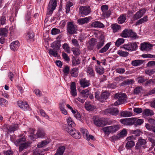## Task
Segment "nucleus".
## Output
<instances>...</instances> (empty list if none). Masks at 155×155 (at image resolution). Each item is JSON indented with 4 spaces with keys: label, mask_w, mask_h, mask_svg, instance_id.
Masks as SVG:
<instances>
[{
    "label": "nucleus",
    "mask_w": 155,
    "mask_h": 155,
    "mask_svg": "<svg viewBox=\"0 0 155 155\" xmlns=\"http://www.w3.org/2000/svg\"><path fill=\"white\" fill-rule=\"evenodd\" d=\"M126 94L123 93H118L115 94L114 98L118 99V100L114 103L115 105H117L124 103L126 101Z\"/></svg>",
    "instance_id": "nucleus-1"
},
{
    "label": "nucleus",
    "mask_w": 155,
    "mask_h": 155,
    "mask_svg": "<svg viewBox=\"0 0 155 155\" xmlns=\"http://www.w3.org/2000/svg\"><path fill=\"white\" fill-rule=\"evenodd\" d=\"M120 127L119 125H113L104 127L102 130L106 134L109 135L110 133L115 132L120 128Z\"/></svg>",
    "instance_id": "nucleus-2"
},
{
    "label": "nucleus",
    "mask_w": 155,
    "mask_h": 155,
    "mask_svg": "<svg viewBox=\"0 0 155 155\" xmlns=\"http://www.w3.org/2000/svg\"><path fill=\"white\" fill-rule=\"evenodd\" d=\"M65 130L75 139H79L81 138L80 132L73 127H66Z\"/></svg>",
    "instance_id": "nucleus-3"
},
{
    "label": "nucleus",
    "mask_w": 155,
    "mask_h": 155,
    "mask_svg": "<svg viewBox=\"0 0 155 155\" xmlns=\"http://www.w3.org/2000/svg\"><path fill=\"white\" fill-rule=\"evenodd\" d=\"M122 48L128 51H135L137 49L138 46L136 42L129 43L124 44Z\"/></svg>",
    "instance_id": "nucleus-4"
},
{
    "label": "nucleus",
    "mask_w": 155,
    "mask_h": 155,
    "mask_svg": "<svg viewBox=\"0 0 155 155\" xmlns=\"http://www.w3.org/2000/svg\"><path fill=\"white\" fill-rule=\"evenodd\" d=\"M67 32L70 34L75 33L77 31L76 26L72 22H68L67 23Z\"/></svg>",
    "instance_id": "nucleus-5"
},
{
    "label": "nucleus",
    "mask_w": 155,
    "mask_h": 155,
    "mask_svg": "<svg viewBox=\"0 0 155 155\" xmlns=\"http://www.w3.org/2000/svg\"><path fill=\"white\" fill-rule=\"evenodd\" d=\"M91 11V9L89 6H81L79 8V12L82 16L87 15Z\"/></svg>",
    "instance_id": "nucleus-6"
},
{
    "label": "nucleus",
    "mask_w": 155,
    "mask_h": 155,
    "mask_svg": "<svg viewBox=\"0 0 155 155\" xmlns=\"http://www.w3.org/2000/svg\"><path fill=\"white\" fill-rule=\"evenodd\" d=\"M57 2L56 0H50L48 7L47 15H50L56 6Z\"/></svg>",
    "instance_id": "nucleus-7"
},
{
    "label": "nucleus",
    "mask_w": 155,
    "mask_h": 155,
    "mask_svg": "<svg viewBox=\"0 0 155 155\" xmlns=\"http://www.w3.org/2000/svg\"><path fill=\"white\" fill-rule=\"evenodd\" d=\"M136 120V118L132 117L129 118L122 119L120 120V122L124 125H132Z\"/></svg>",
    "instance_id": "nucleus-8"
},
{
    "label": "nucleus",
    "mask_w": 155,
    "mask_h": 155,
    "mask_svg": "<svg viewBox=\"0 0 155 155\" xmlns=\"http://www.w3.org/2000/svg\"><path fill=\"white\" fill-rule=\"evenodd\" d=\"M108 7L107 5H103L101 6V9L102 11V15L104 17L108 18L110 15L111 12L108 10Z\"/></svg>",
    "instance_id": "nucleus-9"
},
{
    "label": "nucleus",
    "mask_w": 155,
    "mask_h": 155,
    "mask_svg": "<svg viewBox=\"0 0 155 155\" xmlns=\"http://www.w3.org/2000/svg\"><path fill=\"white\" fill-rule=\"evenodd\" d=\"M153 46V45L145 42L141 44L140 49L142 51H149L152 49Z\"/></svg>",
    "instance_id": "nucleus-10"
},
{
    "label": "nucleus",
    "mask_w": 155,
    "mask_h": 155,
    "mask_svg": "<svg viewBox=\"0 0 155 155\" xmlns=\"http://www.w3.org/2000/svg\"><path fill=\"white\" fill-rule=\"evenodd\" d=\"M105 42L104 36L103 35H101L99 37L98 41L97 43V49H100L104 45Z\"/></svg>",
    "instance_id": "nucleus-11"
},
{
    "label": "nucleus",
    "mask_w": 155,
    "mask_h": 155,
    "mask_svg": "<svg viewBox=\"0 0 155 155\" xmlns=\"http://www.w3.org/2000/svg\"><path fill=\"white\" fill-rule=\"evenodd\" d=\"M19 137H20V138L17 139L14 142V144L17 146L19 145L22 143L25 142L26 140V138H25L24 136V134L23 133L21 134H20Z\"/></svg>",
    "instance_id": "nucleus-12"
},
{
    "label": "nucleus",
    "mask_w": 155,
    "mask_h": 155,
    "mask_svg": "<svg viewBox=\"0 0 155 155\" xmlns=\"http://www.w3.org/2000/svg\"><path fill=\"white\" fill-rule=\"evenodd\" d=\"M6 127L8 130L10 132L14 131L18 129V124H12L11 125H6Z\"/></svg>",
    "instance_id": "nucleus-13"
},
{
    "label": "nucleus",
    "mask_w": 155,
    "mask_h": 155,
    "mask_svg": "<svg viewBox=\"0 0 155 155\" xmlns=\"http://www.w3.org/2000/svg\"><path fill=\"white\" fill-rule=\"evenodd\" d=\"M20 44L18 41H13L10 45L11 49L14 51H15L18 49Z\"/></svg>",
    "instance_id": "nucleus-14"
},
{
    "label": "nucleus",
    "mask_w": 155,
    "mask_h": 155,
    "mask_svg": "<svg viewBox=\"0 0 155 155\" xmlns=\"http://www.w3.org/2000/svg\"><path fill=\"white\" fill-rule=\"evenodd\" d=\"M18 105L19 107L24 110H28L29 109L28 105L26 102H24L21 101H18Z\"/></svg>",
    "instance_id": "nucleus-15"
},
{
    "label": "nucleus",
    "mask_w": 155,
    "mask_h": 155,
    "mask_svg": "<svg viewBox=\"0 0 155 155\" xmlns=\"http://www.w3.org/2000/svg\"><path fill=\"white\" fill-rule=\"evenodd\" d=\"M94 124L98 126H103L105 125V123L102 118H95L94 120Z\"/></svg>",
    "instance_id": "nucleus-16"
},
{
    "label": "nucleus",
    "mask_w": 155,
    "mask_h": 155,
    "mask_svg": "<svg viewBox=\"0 0 155 155\" xmlns=\"http://www.w3.org/2000/svg\"><path fill=\"white\" fill-rule=\"evenodd\" d=\"M45 135L44 130L42 128H39L35 134V138H42Z\"/></svg>",
    "instance_id": "nucleus-17"
},
{
    "label": "nucleus",
    "mask_w": 155,
    "mask_h": 155,
    "mask_svg": "<svg viewBox=\"0 0 155 155\" xmlns=\"http://www.w3.org/2000/svg\"><path fill=\"white\" fill-rule=\"evenodd\" d=\"M80 84L81 87L85 88L89 86L90 84V82L85 78H82L80 81Z\"/></svg>",
    "instance_id": "nucleus-18"
},
{
    "label": "nucleus",
    "mask_w": 155,
    "mask_h": 155,
    "mask_svg": "<svg viewBox=\"0 0 155 155\" xmlns=\"http://www.w3.org/2000/svg\"><path fill=\"white\" fill-rule=\"evenodd\" d=\"M91 19L90 17L84 18H81L78 20V23L79 25H82L83 24H87L89 22Z\"/></svg>",
    "instance_id": "nucleus-19"
},
{
    "label": "nucleus",
    "mask_w": 155,
    "mask_h": 155,
    "mask_svg": "<svg viewBox=\"0 0 155 155\" xmlns=\"http://www.w3.org/2000/svg\"><path fill=\"white\" fill-rule=\"evenodd\" d=\"M91 26L94 28H104V25L100 21H94L91 23Z\"/></svg>",
    "instance_id": "nucleus-20"
},
{
    "label": "nucleus",
    "mask_w": 155,
    "mask_h": 155,
    "mask_svg": "<svg viewBox=\"0 0 155 155\" xmlns=\"http://www.w3.org/2000/svg\"><path fill=\"white\" fill-rule=\"evenodd\" d=\"M71 95L74 97L77 96V94L75 82H73L71 83Z\"/></svg>",
    "instance_id": "nucleus-21"
},
{
    "label": "nucleus",
    "mask_w": 155,
    "mask_h": 155,
    "mask_svg": "<svg viewBox=\"0 0 155 155\" xmlns=\"http://www.w3.org/2000/svg\"><path fill=\"white\" fill-rule=\"evenodd\" d=\"M145 11L144 9L140 10L136 13L134 16V18L136 20L140 18L144 14Z\"/></svg>",
    "instance_id": "nucleus-22"
},
{
    "label": "nucleus",
    "mask_w": 155,
    "mask_h": 155,
    "mask_svg": "<svg viewBox=\"0 0 155 155\" xmlns=\"http://www.w3.org/2000/svg\"><path fill=\"white\" fill-rule=\"evenodd\" d=\"M65 148L64 146H60L58 148L56 153L54 155H63Z\"/></svg>",
    "instance_id": "nucleus-23"
},
{
    "label": "nucleus",
    "mask_w": 155,
    "mask_h": 155,
    "mask_svg": "<svg viewBox=\"0 0 155 155\" xmlns=\"http://www.w3.org/2000/svg\"><path fill=\"white\" fill-rule=\"evenodd\" d=\"M142 115L146 116L153 115L154 113L152 110L148 109H145L143 110Z\"/></svg>",
    "instance_id": "nucleus-24"
},
{
    "label": "nucleus",
    "mask_w": 155,
    "mask_h": 155,
    "mask_svg": "<svg viewBox=\"0 0 155 155\" xmlns=\"http://www.w3.org/2000/svg\"><path fill=\"white\" fill-rule=\"evenodd\" d=\"M111 27L114 33L119 32L121 29V26L117 24H112Z\"/></svg>",
    "instance_id": "nucleus-25"
},
{
    "label": "nucleus",
    "mask_w": 155,
    "mask_h": 155,
    "mask_svg": "<svg viewBox=\"0 0 155 155\" xmlns=\"http://www.w3.org/2000/svg\"><path fill=\"white\" fill-rule=\"evenodd\" d=\"M61 46L60 42L59 41H56L53 42L51 45V47L56 50H58L59 49L60 47Z\"/></svg>",
    "instance_id": "nucleus-26"
},
{
    "label": "nucleus",
    "mask_w": 155,
    "mask_h": 155,
    "mask_svg": "<svg viewBox=\"0 0 155 155\" xmlns=\"http://www.w3.org/2000/svg\"><path fill=\"white\" fill-rule=\"evenodd\" d=\"M30 144L31 143L28 142L21 143L19 145V151H22L23 150L26 149L30 145Z\"/></svg>",
    "instance_id": "nucleus-27"
},
{
    "label": "nucleus",
    "mask_w": 155,
    "mask_h": 155,
    "mask_svg": "<svg viewBox=\"0 0 155 155\" xmlns=\"http://www.w3.org/2000/svg\"><path fill=\"white\" fill-rule=\"evenodd\" d=\"M144 61L142 60H136L131 62V64L133 66H139L142 64Z\"/></svg>",
    "instance_id": "nucleus-28"
},
{
    "label": "nucleus",
    "mask_w": 155,
    "mask_h": 155,
    "mask_svg": "<svg viewBox=\"0 0 155 155\" xmlns=\"http://www.w3.org/2000/svg\"><path fill=\"white\" fill-rule=\"evenodd\" d=\"M107 112L111 114L116 115L119 113V111L117 108H110L107 110Z\"/></svg>",
    "instance_id": "nucleus-29"
},
{
    "label": "nucleus",
    "mask_w": 155,
    "mask_h": 155,
    "mask_svg": "<svg viewBox=\"0 0 155 155\" xmlns=\"http://www.w3.org/2000/svg\"><path fill=\"white\" fill-rule=\"evenodd\" d=\"M67 123L69 125L67 127H72L75 126V123H74L71 117H68V118L67 119Z\"/></svg>",
    "instance_id": "nucleus-30"
},
{
    "label": "nucleus",
    "mask_w": 155,
    "mask_h": 155,
    "mask_svg": "<svg viewBox=\"0 0 155 155\" xmlns=\"http://www.w3.org/2000/svg\"><path fill=\"white\" fill-rule=\"evenodd\" d=\"M87 102L85 103V108L88 111H93L96 108V107L94 105H92L90 104H88Z\"/></svg>",
    "instance_id": "nucleus-31"
},
{
    "label": "nucleus",
    "mask_w": 155,
    "mask_h": 155,
    "mask_svg": "<svg viewBox=\"0 0 155 155\" xmlns=\"http://www.w3.org/2000/svg\"><path fill=\"white\" fill-rule=\"evenodd\" d=\"M117 54L120 56L123 57H126L128 56L129 55V52L124 51L122 50H118L117 51Z\"/></svg>",
    "instance_id": "nucleus-32"
},
{
    "label": "nucleus",
    "mask_w": 155,
    "mask_h": 155,
    "mask_svg": "<svg viewBox=\"0 0 155 155\" xmlns=\"http://www.w3.org/2000/svg\"><path fill=\"white\" fill-rule=\"evenodd\" d=\"M108 95L109 93L107 91H105L102 92L101 96V99L102 100L101 101H104L106 100L108 98Z\"/></svg>",
    "instance_id": "nucleus-33"
},
{
    "label": "nucleus",
    "mask_w": 155,
    "mask_h": 155,
    "mask_svg": "<svg viewBox=\"0 0 155 155\" xmlns=\"http://www.w3.org/2000/svg\"><path fill=\"white\" fill-rule=\"evenodd\" d=\"M65 103L63 102L61 103L59 105L60 110L63 114L66 115L67 114V110L64 109Z\"/></svg>",
    "instance_id": "nucleus-34"
},
{
    "label": "nucleus",
    "mask_w": 155,
    "mask_h": 155,
    "mask_svg": "<svg viewBox=\"0 0 155 155\" xmlns=\"http://www.w3.org/2000/svg\"><path fill=\"white\" fill-rule=\"evenodd\" d=\"M120 116L123 117H128L132 115V114L130 111H122L120 113Z\"/></svg>",
    "instance_id": "nucleus-35"
},
{
    "label": "nucleus",
    "mask_w": 155,
    "mask_h": 155,
    "mask_svg": "<svg viewBox=\"0 0 155 155\" xmlns=\"http://www.w3.org/2000/svg\"><path fill=\"white\" fill-rule=\"evenodd\" d=\"M110 45V43L107 44L105 46L102 48L99 51V52L100 53H104L106 52L109 49Z\"/></svg>",
    "instance_id": "nucleus-36"
},
{
    "label": "nucleus",
    "mask_w": 155,
    "mask_h": 155,
    "mask_svg": "<svg viewBox=\"0 0 155 155\" xmlns=\"http://www.w3.org/2000/svg\"><path fill=\"white\" fill-rule=\"evenodd\" d=\"M135 145V143L133 140L128 141L126 143L125 147L128 149L132 147Z\"/></svg>",
    "instance_id": "nucleus-37"
},
{
    "label": "nucleus",
    "mask_w": 155,
    "mask_h": 155,
    "mask_svg": "<svg viewBox=\"0 0 155 155\" xmlns=\"http://www.w3.org/2000/svg\"><path fill=\"white\" fill-rule=\"evenodd\" d=\"M78 70L76 68L72 69L70 72L71 75L73 77H76L78 75Z\"/></svg>",
    "instance_id": "nucleus-38"
},
{
    "label": "nucleus",
    "mask_w": 155,
    "mask_h": 155,
    "mask_svg": "<svg viewBox=\"0 0 155 155\" xmlns=\"http://www.w3.org/2000/svg\"><path fill=\"white\" fill-rule=\"evenodd\" d=\"M8 32V30L6 28H1L0 29V36H6Z\"/></svg>",
    "instance_id": "nucleus-39"
},
{
    "label": "nucleus",
    "mask_w": 155,
    "mask_h": 155,
    "mask_svg": "<svg viewBox=\"0 0 155 155\" xmlns=\"http://www.w3.org/2000/svg\"><path fill=\"white\" fill-rule=\"evenodd\" d=\"M147 21V16H145L143 18L140 19L136 23V25H139Z\"/></svg>",
    "instance_id": "nucleus-40"
},
{
    "label": "nucleus",
    "mask_w": 155,
    "mask_h": 155,
    "mask_svg": "<svg viewBox=\"0 0 155 155\" xmlns=\"http://www.w3.org/2000/svg\"><path fill=\"white\" fill-rule=\"evenodd\" d=\"M138 141L140 144L141 146H143L144 148H146V146L145 145L147 143V141L146 140L141 138L138 140Z\"/></svg>",
    "instance_id": "nucleus-41"
},
{
    "label": "nucleus",
    "mask_w": 155,
    "mask_h": 155,
    "mask_svg": "<svg viewBox=\"0 0 155 155\" xmlns=\"http://www.w3.org/2000/svg\"><path fill=\"white\" fill-rule=\"evenodd\" d=\"M126 17L125 15H120L118 18V23L120 24L124 23L126 20Z\"/></svg>",
    "instance_id": "nucleus-42"
},
{
    "label": "nucleus",
    "mask_w": 155,
    "mask_h": 155,
    "mask_svg": "<svg viewBox=\"0 0 155 155\" xmlns=\"http://www.w3.org/2000/svg\"><path fill=\"white\" fill-rule=\"evenodd\" d=\"M80 130L84 138L85 139L86 137L87 138V137L89 134L87 130L84 128H81Z\"/></svg>",
    "instance_id": "nucleus-43"
},
{
    "label": "nucleus",
    "mask_w": 155,
    "mask_h": 155,
    "mask_svg": "<svg viewBox=\"0 0 155 155\" xmlns=\"http://www.w3.org/2000/svg\"><path fill=\"white\" fill-rule=\"evenodd\" d=\"M29 133L30 134L29 136L31 140H33L35 138V134H34V130L33 129L30 128L28 131Z\"/></svg>",
    "instance_id": "nucleus-44"
},
{
    "label": "nucleus",
    "mask_w": 155,
    "mask_h": 155,
    "mask_svg": "<svg viewBox=\"0 0 155 155\" xmlns=\"http://www.w3.org/2000/svg\"><path fill=\"white\" fill-rule=\"evenodd\" d=\"M147 80V79L144 78L142 76H139L137 78V80L138 83L143 84V83L146 82Z\"/></svg>",
    "instance_id": "nucleus-45"
},
{
    "label": "nucleus",
    "mask_w": 155,
    "mask_h": 155,
    "mask_svg": "<svg viewBox=\"0 0 155 155\" xmlns=\"http://www.w3.org/2000/svg\"><path fill=\"white\" fill-rule=\"evenodd\" d=\"M145 73L149 75L153 74L155 72V69H147L145 71Z\"/></svg>",
    "instance_id": "nucleus-46"
},
{
    "label": "nucleus",
    "mask_w": 155,
    "mask_h": 155,
    "mask_svg": "<svg viewBox=\"0 0 155 155\" xmlns=\"http://www.w3.org/2000/svg\"><path fill=\"white\" fill-rule=\"evenodd\" d=\"M73 5V3L70 2H68L67 3L66 7V13H69L70 11V8Z\"/></svg>",
    "instance_id": "nucleus-47"
},
{
    "label": "nucleus",
    "mask_w": 155,
    "mask_h": 155,
    "mask_svg": "<svg viewBox=\"0 0 155 155\" xmlns=\"http://www.w3.org/2000/svg\"><path fill=\"white\" fill-rule=\"evenodd\" d=\"M48 143V142L47 141L44 140L41 142L39 143L37 145V147L38 148H41L47 144Z\"/></svg>",
    "instance_id": "nucleus-48"
},
{
    "label": "nucleus",
    "mask_w": 155,
    "mask_h": 155,
    "mask_svg": "<svg viewBox=\"0 0 155 155\" xmlns=\"http://www.w3.org/2000/svg\"><path fill=\"white\" fill-rule=\"evenodd\" d=\"M124 42V40L122 38H118L115 42V45L117 47L120 46Z\"/></svg>",
    "instance_id": "nucleus-49"
},
{
    "label": "nucleus",
    "mask_w": 155,
    "mask_h": 155,
    "mask_svg": "<svg viewBox=\"0 0 155 155\" xmlns=\"http://www.w3.org/2000/svg\"><path fill=\"white\" fill-rule=\"evenodd\" d=\"M129 34V30L127 29H125L121 33V36L123 38H127Z\"/></svg>",
    "instance_id": "nucleus-50"
},
{
    "label": "nucleus",
    "mask_w": 155,
    "mask_h": 155,
    "mask_svg": "<svg viewBox=\"0 0 155 155\" xmlns=\"http://www.w3.org/2000/svg\"><path fill=\"white\" fill-rule=\"evenodd\" d=\"M87 73L89 74L91 76H94V72L93 68L90 67H88L87 68Z\"/></svg>",
    "instance_id": "nucleus-51"
},
{
    "label": "nucleus",
    "mask_w": 155,
    "mask_h": 155,
    "mask_svg": "<svg viewBox=\"0 0 155 155\" xmlns=\"http://www.w3.org/2000/svg\"><path fill=\"white\" fill-rule=\"evenodd\" d=\"M96 71L100 74H103L104 72V68L100 67H97L96 68Z\"/></svg>",
    "instance_id": "nucleus-52"
},
{
    "label": "nucleus",
    "mask_w": 155,
    "mask_h": 155,
    "mask_svg": "<svg viewBox=\"0 0 155 155\" xmlns=\"http://www.w3.org/2000/svg\"><path fill=\"white\" fill-rule=\"evenodd\" d=\"M142 90V87H136L134 90V94H138L141 92Z\"/></svg>",
    "instance_id": "nucleus-53"
},
{
    "label": "nucleus",
    "mask_w": 155,
    "mask_h": 155,
    "mask_svg": "<svg viewBox=\"0 0 155 155\" xmlns=\"http://www.w3.org/2000/svg\"><path fill=\"white\" fill-rule=\"evenodd\" d=\"M62 47L64 50H65V51L67 52L68 53H69L70 52L69 47L68 44H64L63 45Z\"/></svg>",
    "instance_id": "nucleus-54"
},
{
    "label": "nucleus",
    "mask_w": 155,
    "mask_h": 155,
    "mask_svg": "<svg viewBox=\"0 0 155 155\" xmlns=\"http://www.w3.org/2000/svg\"><path fill=\"white\" fill-rule=\"evenodd\" d=\"M60 33V30L55 28H52L51 31V34L52 35H55L58 34Z\"/></svg>",
    "instance_id": "nucleus-55"
},
{
    "label": "nucleus",
    "mask_w": 155,
    "mask_h": 155,
    "mask_svg": "<svg viewBox=\"0 0 155 155\" xmlns=\"http://www.w3.org/2000/svg\"><path fill=\"white\" fill-rule=\"evenodd\" d=\"M34 37V34L32 31H29L26 35V38L29 39H32Z\"/></svg>",
    "instance_id": "nucleus-56"
},
{
    "label": "nucleus",
    "mask_w": 155,
    "mask_h": 155,
    "mask_svg": "<svg viewBox=\"0 0 155 155\" xmlns=\"http://www.w3.org/2000/svg\"><path fill=\"white\" fill-rule=\"evenodd\" d=\"M115 71L117 73L121 74L125 72V70L124 68H118L115 70Z\"/></svg>",
    "instance_id": "nucleus-57"
},
{
    "label": "nucleus",
    "mask_w": 155,
    "mask_h": 155,
    "mask_svg": "<svg viewBox=\"0 0 155 155\" xmlns=\"http://www.w3.org/2000/svg\"><path fill=\"white\" fill-rule=\"evenodd\" d=\"M49 51V53L50 55H51L55 57H56L57 56L58 53L57 51H53L51 49H50Z\"/></svg>",
    "instance_id": "nucleus-58"
},
{
    "label": "nucleus",
    "mask_w": 155,
    "mask_h": 155,
    "mask_svg": "<svg viewBox=\"0 0 155 155\" xmlns=\"http://www.w3.org/2000/svg\"><path fill=\"white\" fill-rule=\"evenodd\" d=\"M143 119H136V120L135 121L134 123L135 125H140L143 124Z\"/></svg>",
    "instance_id": "nucleus-59"
},
{
    "label": "nucleus",
    "mask_w": 155,
    "mask_h": 155,
    "mask_svg": "<svg viewBox=\"0 0 155 155\" xmlns=\"http://www.w3.org/2000/svg\"><path fill=\"white\" fill-rule=\"evenodd\" d=\"M129 35L130 37L133 39H135L137 36V34L134 33L131 30H129Z\"/></svg>",
    "instance_id": "nucleus-60"
},
{
    "label": "nucleus",
    "mask_w": 155,
    "mask_h": 155,
    "mask_svg": "<svg viewBox=\"0 0 155 155\" xmlns=\"http://www.w3.org/2000/svg\"><path fill=\"white\" fill-rule=\"evenodd\" d=\"M120 138V136L117 135L111 137L110 138V139L112 141L114 142L115 141L119 139Z\"/></svg>",
    "instance_id": "nucleus-61"
},
{
    "label": "nucleus",
    "mask_w": 155,
    "mask_h": 155,
    "mask_svg": "<svg viewBox=\"0 0 155 155\" xmlns=\"http://www.w3.org/2000/svg\"><path fill=\"white\" fill-rule=\"evenodd\" d=\"M154 85L155 84L153 80V79H150L146 81L145 85L146 86L150 85L151 84Z\"/></svg>",
    "instance_id": "nucleus-62"
},
{
    "label": "nucleus",
    "mask_w": 155,
    "mask_h": 155,
    "mask_svg": "<svg viewBox=\"0 0 155 155\" xmlns=\"http://www.w3.org/2000/svg\"><path fill=\"white\" fill-rule=\"evenodd\" d=\"M127 134V131L125 129L123 130L118 135L120 136V138L126 136Z\"/></svg>",
    "instance_id": "nucleus-63"
},
{
    "label": "nucleus",
    "mask_w": 155,
    "mask_h": 155,
    "mask_svg": "<svg viewBox=\"0 0 155 155\" xmlns=\"http://www.w3.org/2000/svg\"><path fill=\"white\" fill-rule=\"evenodd\" d=\"M97 42L96 39L94 38H91L89 41V44L90 45L94 46L95 45L96 42Z\"/></svg>",
    "instance_id": "nucleus-64"
}]
</instances>
